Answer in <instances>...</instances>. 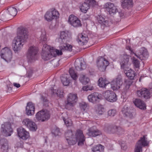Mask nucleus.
Returning <instances> with one entry per match:
<instances>
[{
	"label": "nucleus",
	"instance_id": "nucleus-1",
	"mask_svg": "<svg viewBox=\"0 0 152 152\" xmlns=\"http://www.w3.org/2000/svg\"><path fill=\"white\" fill-rule=\"evenodd\" d=\"M130 56L126 54H124L121 62V68L124 70V72L128 78L125 79L124 85L123 89L124 91L128 90L132 84L133 81L131 80L134 79L136 75L135 72L131 69L127 70L129 64V62Z\"/></svg>",
	"mask_w": 152,
	"mask_h": 152
},
{
	"label": "nucleus",
	"instance_id": "nucleus-2",
	"mask_svg": "<svg viewBox=\"0 0 152 152\" xmlns=\"http://www.w3.org/2000/svg\"><path fill=\"white\" fill-rule=\"evenodd\" d=\"M28 33L26 28L21 27L18 28L17 36L14 38L12 42V48L15 53L19 51L23 48L28 38Z\"/></svg>",
	"mask_w": 152,
	"mask_h": 152
},
{
	"label": "nucleus",
	"instance_id": "nucleus-3",
	"mask_svg": "<svg viewBox=\"0 0 152 152\" xmlns=\"http://www.w3.org/2000/svg\"><path fill=\"white\" fill-rule=\"evenodd\" d=\"M72 46L69 44L66 45L65 46H62L60 48L61 50H58L52 48V49L47 51L42 52V58L45 60H48L55 57L57 55L58 56H61L62 54V52L65 51H71Z\"/></svg>",
	"mask_w": 152,
	"mask_h": 152
},
{
	"label": "nucleus",
	"instance_id": "nucleus-4",
	"mask_svg": "<svg viewBox=\"0 0 152 152\" xmlns=\"http://www.w3.org/2000/svg\"><path fill=\"white\" fill-rule=\"evenodd\" d=\"M66 140L69 145H73L75 144L76 142L78 141V145L82 146L84 144L85 138L82 131L78 130L76 133L75 139L73 140L72 138Z\"/></svg>",
	"mask_w": 152,
	"mask_h": 152
},
{
	"label": "nucleus",
	"instance_id": "nucleus-5",
	"mask_svg": "<svg viewBox=\"0 0 152 152\" xmlns=\"http://www.w3.org/2000/svg\"><path fill=\"white\" fill-rule=\"evenodd\" d=\"M59 13L55 9H52L47 11L45 13L44 18L48 21H51L53 20H56L59 17Z\"/></svg>",
	"mask_w": 152,
	"mask_h": 152
},
{
	"label": "nucleus",
	"instance_id": "nucleus-6",
	"mask_svg": "<svg viewBox=\"0 0 152 152\" xmlns=\"http://www.w3.org/2000/svg\"><path fill=\"white\" fill-rule=\"evenodd\" d=\"M38 51L37 48L34 46L29 47L27 54L28 61L31 62L37 59V55Z\"/></svg>",
	"mask_w": 152,
	"mask_h": 152
},
{
	"label": "nucleus",
	"instance_id": "nucleus-7",
	"mask_svg": "<svg viewBox=\"0 0 152 152\" xmlns=\"http://www.w3.org/2000/svg\"><path fill=\"white\" fill-rule=\"evenodd\" d=\"M77 100V96L76 94L70 93L67 97L66 101L65 102V107L69 109L74 106Z\"/></svg>",
	"mask_w": 152,
	"mask_h": 152
},
{
	"label": "nucleus",
	"instance_id": "nucleus-8",
	"mask_svg": "<svg viewBox=\"0 0 152 152\" xmlns=\"http://www.w3.org/2000/svg\"><path fill=\"white\" fill-rule=\"evenodd\" d=\"M148 144L145 136L141 137L135 145L134 152H142V147L146 146Z\"/></svg>",
	"mask_w": 152,
	"mask_h": 152
},
{
	"label": "nucleus",
	"instance_id": "nucleus-9",
	"mask_svg": "<svg viewBox=\"0 0 152 152\" xmlns=\"http://www.w3.org/2000/svg\"><path fill=\"white\" fill-rule=\"evenodd\" d=\"M50 116V113L49 111L43 110L36 114V117L38 121L43 122L49 119Z\"/></svg>",
	"mask_w": 152,
	"mask_h": 152
},
{
	"label": "nucleus",
	"instance_id": "nucleus-10",
	"mask_svg": "<svg viewBox=\"0 0 152 152\" xmlns=\"http://www.w3.org/2000/svg\"><path fill=\"white\" fill-rule=\"evenodd\" d=\"M1 56L7 62L11 61L12 58V53L11 50L7 47L3 48L1 51Z\"/></svg>",
	"mask_w": 152,
	"mask_h": 152
},
{
	"label": "nucleus",
	"instance_id": "nucleus-11",
	"mask_svg": "<svg viewBox=\"0 0 152 152\" xmlns=\"http://www.w3.org/2000/svg\"><path fill=\"white\" fill-rule=\"evenodd\" d=\"M127 49H129L130 51V54L132 56L133 54H134L135 56H136L138 58L141 60L145 59L148 57V52L147 50L145 48L142 49L141 50H140V52L137 53H134L131 50L130 47L129 46L128 47V48H127Z\"/></svg>",
	"mask_w": 152,
	"mask_h": 152
},
{
	"label": "nucleus",
	"instance_id": "nucleus-12",
	"mask_svg": "<svg viewBox=\"0 0 152 152\" xmlns=\"http://www.w3.org/2000/svg\"><path fill=\"white\" fill-rule=\"evenodd\" d=\"M109 64L108 61L102 57H100L97 59V66L98 69L101 72H104L105 70Z\"/></svg>",
	"mask_w": 152,
	"mask_h": 152
},
{
	"label": "nucleus",
	"instance_id": "nucleus-13",
	"mask_svg": "<svg viewBox=\"0 0 152 152\" xmlns=\"http://www.w3.org/2000/svg\"><path fill=\"white\" fill-rule=\"evenodd\" d=\"M1 131L3 134L6 137L11 136L12 132V129L11 127V124L8 122H6L1 125Z\"/></svg>",
	"mask_w": 152,
	"mask_h": 152
},
{
	"label": "nucleus",
	"instance_id": "nucleus-14",
	"mask_svg": "<svg viewBox=\"0 0 152 152\" xmlns=\"http://www.w3.org/2000/svg\"><path fill=\"white\" fill-rule=\"evenodd\" d=\"M104 97L108 101L110 102H114L117 100V96L113 91L107 90L103 93Z\"/></svg>",
	"mask_w": 152,
	"mask_h": 152
},
{
	"label": "nucleus",
	"instance_id": "nucleus-15",
	"mask_svg": "<svg viewBox=\"0 0 152 152\" xmlns=\"http://www.w3.org/2000/svg\"><path fill=\"white\" fill-rule=\"evenodd\" d=\"M69 38L68 31H63L61 32L60 37L57 39V41L61 44H64V45L61 46L60 48L62 46H65L67 44L69 45L66 43L69 41Z\"/></svg>",
	"mask_w": 152,
	"mask_h": 152
},
{
	"label": "nucleus",
	"instance_id": "nucleus-16",
	"mask_svg": "<svg viewBox=\"0 0 152 152\" xmlns=\"http://www.w3.org/2000/svg\"><path fill=\"white\" fill-rule=\"evenodd\" d=\"M137 96L142 99H149L150 97V93L149 90L146 88H142L138 90L137 92Z\"/></svg>",
	"mask_w": 152,
	"mask_h": 152
},
{
	"label": "nucleus",
	"instance_id": "nucleus-17",
	"mask_svg": "<svg viewBox=\"0 0 152 152\" xmlns=\"http://www.w3.org/2000/svg\"><path fill=\"white\" fill-rule=\"evenodd\" d=\"M123 113L127 118L132 119L135 116V113L134 110L130 109L127 106L125 105L122 109Z\"/></svg>",
	"mask_w": 152,
	"mask_h": 152
},
{
	"label": "nucleus",
	"instance_id": "nucleus-18",
	"mask_svg": "<svg viewBox=\"0 0 152 152\" xmlns=\"http://www.w3.org/2000/svg\"><path fill=\"white\" fill-rule=\"evenodd\" d=\"M122 84V78L120 77H118L111 82V88L114 90H117L121 87Z\"/></svg>",
	"mask_w": 152,
	"mask_h": 152
},
{
	"label": "nucleus",
	"instance_id": "nucleus-19",
	"mask_svg": "<svg viewBox=\"0 0 152 152\" xmlns=\"http://www.w3.org/2000/svg\"><path fill=\"white\" fill-rule=\"evenodd\" d=\"M68 22L70 24L74 27H77L81 26L80 20L73 15L69 16Z\"/></svg>",
	"mask_w": 152,
	"mask_h": 152
},
{
	"label": "nucleus",
	"instance_id": "nucleus-20",
	"mask_svg": "<svg viewBox=\"0 0 152 152\" xmlns=\"http://www.w3.org/2000/svg\"><path fill=\"white\" fill-rule=\"evenodd\" d=\"M17 130L18 136L22 139L26 140L29 137L28 132L24 128L20 127Z\"/></svg>",
	"mask_w": 152,
	"mask_h": 152
},
{
	"label": "nucleus",
	"instance_id": "nucleus-21",
	"mask_svg": "<svg viewBox=\"0 0 152 152\" xmlns=\"http://www.w3.org/2000/svg\"><path fill=\"white\" fill-rule=\"evenodd\" d=\"M104 7L110 14L115 13L118 11V9L113 3L108 2L106 3Z\"/></svg>",
	"mask_w": 152,
	"mask_h": 152
},
{
	"label": "nucleus",
	"instance_id": "nucleus-22",
	"mask_svg": "<svg viewBox=\"0 0 152 152\" xmlns=\"http://www.w3.org/2000/svg\"><path fill=\"white\" fill-rule=\"evenodd\" d=\"M86 134L90 137H96L101 135L102 133L99 130L95 129L93 127H91L88 129Z\"/></svg>",
	"mask_w": 152,
	"mask_h": 152
},
{
	"label": "nucleus",
	"instance_id": "nucleus-23",
	"mask_svg": "<svg viewBox=\"0 0 152 152\" xmlns=\"http://www.w3.org/2000/svg\"><path fill=\"white\" fill-rule=\"evenodd\" d=\"M121 3L122 7L124 9H130L133 6L132 0H121Z\"/></svg>",
	"mask_w": 152,
	"mask_h": 152
},
{
	"label": "nucleus",
	"instance_id": "nucleus-24",
	"mask_svg": "<svg viewBox=\"0 0 152 152\" xmlns=\"http://www.w3.org/2000/svg\"><path fill=\"white\" fill-rule=\"evenodd\" d=\"M88 39L86 36L80 34L78 36L77 41L80 45H83L87 42Z\"/></svg>",
	"mask_w": 152,
	"mask_h": 152
},
{
	"label": "nucleus",
	"instance_id": "nucleus-25",
	"mask_svg": "<svg viewBox=\"0 0 152 152\" xmlns=\"http://www.w3.org/2000/svg\"><path fill=\"white\" fill-rule=\"evenodd\" d=\"M0 145L2 152H8V146L7 140L5 138L0 139Z\"/></svg>",
	"mask_w": 152,
	"mask_h": 152
},
{
	"label": "nucleus",
	"instance_id": "nucleus-26",
	"mask_svg": "<svg viewBox=\"0 0 152 152\" xmlns=\"http://www.w3.org/2000/svg\"><path fill=\"white\" fill-rule=\"evenodd\" d=\"M75 65L76 69L77 71L83 70L86 68V66L83 61L79 60L75 61Z\"/></svg>",
	"mask_w": 152,
	"mask_h": 152
},
{
	"label": "nucleus",
	"instance_id": "nucleus-27",
	"mask_svg": "<svg viewBox=\"0 0 152 152\" xmlns=\"http://www.w3.org/2000/svg\"><path fill=\"white\" fill-rule=\"evenodd\" d=\"M134 102L135 105L140 109L143 110L146 109V106L145 103L141 99H136Z\"/></svg>",
	"mask_w": 152,
	"mask_h": 152
},
{
	"label": "nucleus",
	"instance_id": "nucleus-28",
	"mask_svg": "<svg viewBox=\"0 0 152 152\" xmlns=\"http://www.w3.org/2000/svg\"><path fill=\"white\" fill-rule=\"evenodd\" d=\"M98 96V94L95 92L88 95V99L89 102L95 103L98 102V100L99 99Z\"/></svg>",
	"mask_w": 152,
	"mask_h": 152
},
{
	"label": "nucleus",
	"instance_id": "nucleus-29",
	"mask_svg": "<svg viewBox=\"0 0 152 152\" xmlns=\"http://www.w3.org/2000/svg\"><path fill=\"white\" fill-rule=\"evenodd\" d=\"M97 20L101 26L104 27L108 26V21L107 18H104L101 15H98L97 17Z\"/></svg>",
	"mask_w": 152,
	"mask_h": 152
},
{
	"label": "nucleus",
	"instance_id": "nucleus-30",
	"mask_svg": "<svg viewBox=\"0 0 152 152\" xmlns=\"http://www.w3.org/2000/svg\"><path fill=\"white\" fill-rule=\"evenodd\" d=\"M70 77L68 74L62 75L61 77V80L63 85L65 86H68L70 82Z\"/></svg>",
	"mask_w": 152,
	"mask_h": 152
},
{
	"label": "nucleus",
	"instance_id": "nucleus-31",
	"mask_svg": "<svg viewBox=\"0 0 152 152\" xmlns=\"http://www.w3.org/2000/svg\"><path fill=\"white\" fill-rule=\"evenodd\" d=\"M90 6L89 4L85 2L80 4L79 8L82 12L86 13L89 8Z\"/></svg>",
	"mask_w": 152,
	"mask_h": 152
},
{
	"label": "nucleus",
	"instance_id": "nucleus-32",
	"mask_svg": "<svg viewBox=\"0 0 152 152\" xmlns=\"http://www.w3.org/2000/svg\"><path fill=\"white\" fill-rule=\"evenodd\" d=\"M109 84V83L105 79H104L102 77L99 78L98 82L99 86L102 88H105V86Z\"/></svg>",
	"mask_w": 152,
	"mask_h": 152
},
{
	"label": "nucleus",
	"instance_id": "nucleus-33",
	"mask_svg": "<svg viewBox=\"0 0 152 152\" xmlns=\"http://www.w3.org/2000/svg\"><path fill=\"white\" fill-rule=\"evenodd\" d=\"M79 80L81 83L83 84H86L89 81L88 78L86 77L83 75H80L79 78Z\"/></svg>",
	"mask_w": 152,
	"mask_h": 152
},
{
	"label": "nucleus",
	"instance_id": "nucleus-34",
	"mask_svg": "<svg viewBox=\"0 0 152 152\" xmlns=\"http://www.w3.org/2000/svg\"><path fill=\"white\" fill-rule=\"evenodd\" d=\"M65 136L66 140L72 139L73 137V133L72 130H68L66 132Z\"/></svg>",
	"mask_w": 152,
	"mask_h": 152
},
{
	"label": "nucleus",
	"instance_id": "nucleus-35",
	"mask_svg": "<svg viewBox=\"0 0 152 152\" xmlns=\"http://www.w3.org/2000/svg\"><path fill=\"white\" fill-rule=\"evenodd\" d=\"M47 40L45 32V31L42 32L39 39L40 43H41L42 44L46 43Z\"/></svg>",
	"mask_w": 152,
	"mask_h": 152
},
{
	"label": "nucleus",
	"instance_id": "nucleus-36",
	"mask_svg": "<svg viewBox=\"0 0 152 152\" xmlns=\"http://www.w3.org/2000/svg\"><path fill=\"white\" fill-rule=\"evenodd\" d=\"M10 15L7 13H0V19L2 20L6 21L10 19L9 18Z\"/></svg>",
	"mask_w": 152,
	"mask_h": 152
},
{
	"label": "nucleus",
	"instance_id": "nucleus-37",
	"mask_svg": "<svg viewBox=\"0 0 152 152\" xmlns=\"http://www.w3.org/2000/svg\"><path fill=\"white\" fill-rule=\"evenodd\" d=\"M7 10L10 15L14 17L17 14V10L14 7H10Z\"/></svg>",
	"mask_w": 152,
	"mask_h": 152
},
{
	"label": "nucleus",
	"instance_id": "nucleus-38",
	"mask_svg": "<svg viewBox=\"0 0 152 152\" xmlns=\"http://www.w3.org/2000/svg\"><path fill=\"white\" fill-rule=\"evenodd\" d=\"M118 126H116L113 125L109 126L107 129V131L109 132L112 133H116V131Z\"/></svg>",
	"mask_w": 152,
	"mask_h": 152
},
{
	"label": "nucleus",
	"instance_id": "nucleus-39",
	"mask_svg": "<svg viewBox=\"0 0 152 152\" xmlns=\"http://www.w3.org/2000/svg\"><path fill=\"white\" fill-rule=\"evenodd\" d=\"M103 146L101 144H99L98 145L92 148V150L94 152H100L101 151L103 150Z\"/></svg>",
	"mask_w": 152,
	"mask_h": 152
},
{
	"label": "nucleus",
	"instance_id": "nucleus-40",
	"mask_svg": "<svg viewBox=\"0 0 152 152\" xmlns=\"http://www.w3.org/2000/svg\"><path fill=\"white\" fill-rule=\"evenodd\" d=\"M70 75L72 78L75 80H76L78 77L76 73L72 68H70L69 70Z\"/></svg>",
	"mask_w": 152,
	"mask_h": 152
},
{
	"label": "nucleus",
	"instance_id": "nucleus-41",
	"mask_svg": "<svg viewBox=\"0 0 152 152\" xmlns=\"http://www.w3.org/2000/svg\"><path fill=\"white\" fill-rule=\"evenodd\" d=\"M23 123L28 128L30 126V125H32V123L33 124V121L28 118H26L24 119L23 121Z\"/></svg>",
	"mask_w": 152,
	"mask_h": 152
},
{
	"label": "nucleus",
	"instance_id": "nucleus-42",
	"mask_svg": "<svg viewBox=\"0 0 152 152\" xmlns=\"http://www.w3.org/2000/svg\"><path fill=\"white\" fill-rule=\"evenodd\" d=\"M63 120L67 127L71 126L72 125V122L71 120L69 118L65 119L63 117Z\"/></svg>",
	"mask_w": 152,
	"mask_h": 152
},
{
	"label": "nucleus",
	"instance_id": "nucleus-43",
	"mask_svg": "<svg viewBox=\"0 0 152 152\" xmlns=\"http://www.w3.org/2000/svg\"><path fill=\"white\" fill-rule=\"evenodd\" d=\"M52 133L55 136L60 135L61 134L59 129L57 127H55L53 129Z\"/></svg>",
	"mask_w": 152,
	"mask_h": 152
},
{
	"label": "nucleus",
	"instance_id": "nucleus-44",
	"mask_svg": "<svg viewBox=\"0 0 152 152\" xmlns=\"http://www.w3.org/2000/svg\"><path fill=\"white\" fill-rule=\"evenodd\" d=\"M32 125H30L28 129L32 131H35L37 129V126L35 123L33 121Z\"/></svg>",
	"mask_w": 152,
	"mask_h": 152
},
{
	"label": "nucleus",
	"instance_id": "nucleus-45",
	"mask_svg": "<svg viewBox=\"0 0 152 152\" xmlns=\"http://www.w3.org/2000/svg\"><path fill=\"white\" fill-rule=\"evenodd\" d=\"M29 107V108L30 110L32 111L31 112L32 113H34V110H35V107L34 105L33 104L32 102H29L27 104V105Z\"/></svg>",
	"mask_w": 152,
	"mask_h": 152
},
{
	"label": "nucleus",
	"instance_id": "nucleus-46",
	"mask_svg": "<svg viewBox=\"0 0 152 152\" xmlns=\"http://www.w3.org/2000/svg\"><path fill=\"white\" fill-rule=\"evenodd\" d=\"M116 110L115 109L109 110L107 112L108 115L110 116H113L116 114Z\"/></svg>",
	"mask_w": 152,
	"mask_h": 152
},
{
	"label": "nucleus",
	"instance_id": "nucleus-47",
	"mask_svg": "<svg viewBox=\"0 0 152 152\" xmlns=\"http://www.w3.org/2000/svg\"><path fill=\"white\" fill-rule=\"evenodd\" d=\"M133 63L135 66L136 68H138L140 66V62L137 59H136L133 56Z\"/></svg>",
	"mask_w": 152,
	"mask_h": 152
},
{
	"label": "nucleus",
	"instance_id": "nucleus-48",
	"mask_svg": "<svg viewBox=\"0 0 152 152\" xmlns=\"http://www.w3.org/2000/svg\"><path fill=\"white\" fill-rule=\"evenodd\" d=\"M86 2L88 3L90 6H94L96 4V2L95 0H85Z\"/></svg>",
	"mask_w": 152,
	"mask_h": 152
},
{
	"label": "nucleus",
	"instance_id": "nucleus-49",
	"mask_svg": "<svg viewBox=\"0 0 152 152\" xmlns=\"http://www.w3.org/2000/svg\"><path fill=\"white\" fill-rule=\"evenodd\" d=\"M43 45V46L42 48L43 51L42 52L44 51H47V50H48V51L49 50H50V49H52V47L51 48H50V46L49 45H48L47 44H46V43H45Z\"/></svg>",
	"mask_w": 152,
	"mask_h": 152
},
{
	"label": "nucleus",
	"instance_id": "nucleus-50",
	"mask_svg": "<svg viewBox=\"0 0 152 152\" xmlns=\"http://www.w3.org/2000/svg\"><path fill=\"white\" fill-rule=\"evenodd\" d=\"M119 143L121 145L122 149L123 150H125L126 149L127 146L126 145V144L124 142L120 141H119Z\"/></svg>",
	"mask_w": 152,
	"mask_h": 152
},
{
	"label": "nucleus",
	"instance_id": "nucleus-51",
	"mask_svg": "<svg viewBox=\"0 0 152 152\" xmlns=\"http://www.w3.org/2000/svg\"><path fill=\"white\" fill-rule=\"evenodd\" d=\"M41 99L42 101L43 102L44 104H45L46 106H48V100H47V99L44 96H41Z\"/></svg>",
	"mask_w": 152,
	"mask_h": 152
},
{
	"label": "nucleus",
	"instance_id": "nucleus-52",
	"mask_svg": "<svg viewBox=\"0 0 152 152\" xmlns=\"http://www.w3.org/2000/svg\"><path fill=\"white\" fill-rule=\"evenodd\" d=\"M30 109L28 106H27L26 108V113L28 115H31L34 114V113H32L31 112L32 111Z\"/></svg>",
	"mask_w": 152,
	"mask_h": 152
},
{
	"label": "nucleus",
	"instance_id": "nucleus-53",
	"mask_svg": "<svg viewBox=\"0 0 152 152\" xmlns=\"http://www.w3.org/2000/svg\"><path fill=\"white\" fill-rule=\"evenodd\" d=\"M80 106L81 109L85 111L87 107V104L85 102H82L80 104Z\"/></svg>",
	"mask_w": 152,
	"mask_h": 152
},
{
	"label": "nucleus",
	"instance_id": "nucleus-54",
	"mask_svg": "<svg viewBox=\"0 0 152 152\" xmlns=\"http://www.w3.org/2000/svg\"><path fill=\"white\" fill-rule=\"evenodd\" d=\"M96 112L99 114L102 115L104 113V108L102 107H99L97 110Z\"/></svg>",
	"mask_w": 152,
	"mask_h": 152
},
{
	"label": "nucleus",
	"instance_id": "nucleus-55",
	"mask_svg": "<svg viewBox=\"0 0 152 152\" xmlns=\"http://www.w3.org/2000/svg\"><path fill=\"white\" fill-rule=\"evenodd\" d=\"M94 88L92 86L90 87L88 86H84L83 87L82 89L84 91H87L88 90H93Z\"/></svg>",
	"mask_w": 152,
	"mask_h": 152
},
{
	"label": "nucleus",
	"instance_id": "nucleus-56",
	"mask_svg": "<svg viewBox=\"0 0 152 152\" xmlns=\"http://www.w3.org/2000/svg\"><path fill=\"white\" fill-rule=\"evenodd\" d=\"M124 132V130L121 127L118 126L117 128L116 133L118 134H123Z\"/></svg>",
	"mask_w": 152,
	"mask_h": 152
},
{
	"label": "nucleus",
	"instance_id": "nucleus-57",
	"mask_svg": "<svg viewBox=\"0 0 152 152\" xmlns=\"http://www.w3.org/2000/svg\"><path fill=\"white\" fill-rule=\"evenodd\" d=\"M63 92L60 90H58L56 92V94L58 96L61 97L63 96Z\"/></svg>",
	"mask_w": 152,
	"mask_h": 152
},
{
	"label": "nucleus",
	"instance_id": "nucleus-58",
	"mask_svg": "<svg viewBox=\"0 0 152 152\" xmlns=\"http://www.w3.org/2000/svg\"><path fill=\"white\" fill-rule=\"evenodd\" d=\"M53 64L54 66L56 67L58 65V61H53Z\"/></svg>",
	"mask_w": 152,
	"mask_h": 152
},
{
	"label": "nucleus",
	"instance_id": "nucleus-59",
	"mask_svg": "<svg viewBox=\"0 0 152 152\" xmlns=\"http://www.w3.org/2000/svg\"><path fill=\"white\" fill-rule=\"evenodd\" d=\"M13 85L14 86L17 88L20 87V84L16 83H14Z\"/></svg>",
	"mask_w": 152,
	"mask_h": 152
},
{
	"label": "nucleus",
	"instance_id": "nucleus-60",
	"mask_svg": "<svg viewBox=\"0 0 152 152\" xmlns=\"http://www.w3.org/2000/svg\"><path fill=\"white\" fill-rule=\"evenodd\" d=\"M118 14H119V16L121 17V16H122L123 15V13H122L121 12H119Z\"/></svg>",
	"mask_w": 152,
	"mask_h": 152
},
{
	"label": "nucleus",
	"instance_id": "nucleus-61",
	"mask_svg": "<svg viewBox=\"0 0 152 152\" xmlns=\"http://www.w3.org/2000/svg\"><path fill=\"white\" fill-rule=\"evenodd\" d=\"M12 88L11 87H10V88H8V90H12Z\"/></svg>",
	"mask_w": 152,
	"mask_h": 152
},
{
	"label": "nucleus",
	"instance_id": "nucleus-62",
	"mask_svg": "<svg viewBox=\"0 0 152 152\" xmlns=\"http://www.w3.org/2000/svg\"><path fill=\"white\" fill-rule=\"evenodd\" d=\"M151 90L152 91V87L151 88Z\"/></svg>",
	"mask_w": 152,
	"mask_h": 152
},
{
	"label": "nucleus",
	"instance_id": "nucleus-63",
	"mask_svg": "<svg viewBox=\"0 0 152 152\" xmlns=\"http://www.w3.org/2000/svg\"><path fill=\"white\" fill-rule=\"evenodd\" d=\"M140 80H141V78H140L139 79V81H140Z\"/></svg>",
	"mask_w": 152,
	"mask_h": 152
},
{
	"label": "nucleus",
	"instance_id": "nucleus-64",
	"mask_svg": "<svg viewBox=\"0 0 152 152\" xmlns=\"http://www.w3.org/2000/svg\"><path fill=\"white\" fill-rule=\"evenodd\" d=\"M54 91H53V94H54Z\"/></svg>",
	"mask_w": 152,
	"mask_h": 152
}]
</instances>
